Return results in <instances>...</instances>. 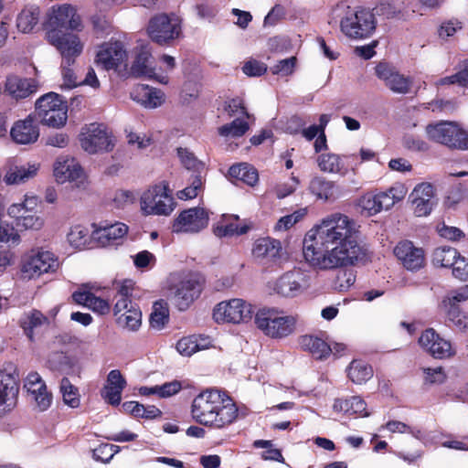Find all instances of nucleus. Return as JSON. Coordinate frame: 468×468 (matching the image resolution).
<instances>
[{"instance_id":"obj_23","label":"nucleus","mask_w":468,"mask_h":468,"mask_svg":"<svg viewBox=\"0 0 468 468\" xmlns=\"http://www.w3.org/2000/svg\"><path fill=\"white\" fill-rule=\"evenodd\" d=\"M414 214L417 217H426L436 206L435 190L430 183L417 185L410 195Z\"/></svg>"},{"instance_id":"obj_14","label":"nucleus","mask_w":468,"mask_h":468,"mask_svg":"<svg viewBox=\"0 0 468 468\" xmlns=\"http://www.w3.org/2000/svg\"><path fill=\"white\" fill-rule=\"evenodd\" d=\"M53 176L58 184L71 183L78 188H85L87 176L76 158L69 155L58 156L53 165Z\"/></svg>"},{"instance_id":"obj_52","label":"nucleus","mask_w":468,"mask_h":468,"mask_svg":"<svg viewBox=\"0 0 468 468\" xmlns=\"http://www.w3.org/2000/svg\"><path fill=\"white\" fill-rule=\"evenodd\" d=\"M203 190V179L200 176H195L190 185L176 193V197L181 200H189L197 197Z\"/></svg>"},{"instance_id":"obj_18","label":"nucleus","mask_w":468,"mask_h":468,"mask_svg":"<svg viewBox=\"0 0 468 468\" xmlns=\"http://www.w3.org/2000/svg\"><path fill=\"white\" fill-rule=\"evenodd\" d=\"M209 212L200 207L182 211L173 225L174 232L197 233L208 225Z\"/></svg>"},{"instance_id":"obj_38","label":"nucleus","mask_w":468,"mask_h":468,"mask_svg":"<svg viewBox=\"0 0 468 468\" xmlns=\"http://www.w3.org/2000/svg\"><path fill=\"white\" fill-rule=\"evenodd\" d=\"M408 192L405 185L401 183H395L388 190L377 193L378 203L385 210L390 209L396 203L404 199Z\"/></svg>"},{"instance_id":"obj_49","label":"nucleus","mask_w":468,"mask_h":468,"mask_svg":"<svg viewBox=\"0 0 468 468\" xmlns=\"http://www.w3.org/2000/svg\"><path fill=\"white\" fill-rule=\"evenodd\" d=\"M75 63L61 62V78L60 89L64 90H72L80 85V82L75 73L73 65Z\"/></svg>"},{"instance_id":"obj_55","label":"nucleus","mask_w":468,"mask_h":468,"mask_svg":"<svg viewBox=\"0 0 468 468\" xmlns=\"http://www.w3.org/2000/svg\"><path fill=\"white\" fill-rule=\"evenodd\" d=\"M119 451L120 447L117 445L102 443L93 450V458L102 463H108Z\"/></svg>"},{"instance_id":"obj_7","label":"nucleus","mask_w":468,"mask_h":468,"mask_svg":"<svg viewBox=\"0 0 468 468\" xmlns=\"http://www.w3.org/2000/svg\"><path fill=\"white\" fill-rule=\"evenodd\" d=\"M36 114L44 125L60 128L68 120V105L60 95L48 92L37 100Z\"/></svg>"},{"instance_id":"obj_45","label":"nucleus","mask_w":468,"mask_h":468,"mask_svg":"<svg viewBox=\"0 0 468 468\" xmlns=\"http://www.w3.org/2000/svg\"><path fill=\"white\" fill-rule=\"evenodd\" d=\"M459 256L456 249L452 247L436 248L431 255V262L436 267L450 268L454 262V259Z\"/></svg>"},{"instance_id":"obj_57","label":"nucleus","mask_w":468,"mask_h":468,"mask_svg":"<svg viewBox=\"0 0 468 468\" xmlns=\"http://www.w3.org/2000/svg\"><path fill=\"white\" fill-rule=\"evenodd\" d=\"M468 300V284L463 285L455 290H452L442 300L441 304H451L459 306L460 303Z\"/></svg>"},{"instance_id":"obj_47","label":"nucleus","mask_w":468,"mask_h":468,"mask_svg":"<svg viewBox=\"0 0 468 468\" xmlns=\"http://www.w3.org/2000/svg\"><path fill=\"white\" fill-rule=\"evenodd\" d=\"M249 130V123L239 117L234 119L230 123H227L218 128L219 135L223 137H241Z\"/></svg>"},{"instance_id":"obj_6","label":"nucleus","mask_w":468,"mask_h":468,"mask_svg":"<svg viewBox=\"0 0 468 468\" xmlns=\"http://www.w3.org/2000/svg\"><path fill=\"white\" fill-rule=\"evenodd\" d=\"M376 26L375 13L363 7L349 9L340 21L342 33L352 39H364L370 37Z\"/></svg>"},{"instance_id":"obj_42","label":"nucleus","mask_w":468,"mask_h":468,"mask_svg":"<svg viewBox=\"0 0 468 468\" xmlns=\"http://www.w3.org/2000/svg\"><path fill=\"white\" fill-rule=\"evenodd\" d=\"M347 376L353 383L361 385L373 377V369L365 361L353 360L347 368Z\"/></svg>"},{"instance_id":"obj_11","label":"nucleus","mask_w":468,"mask_h":468,"mask_svg":"<svg viewBox=\"0 0 468 468\" xmlns=\"http://www.w3.org/2000/svg\"><path fill=\"white\" fill-rule=\"evenodd\" d=\"M266 286L270 294L292 299L301 295L309 287V283L303 271L293 269L284 272L275 281L269 282Z\"/></svg>"},{"instance_id":"obj_51","label":"nucleus","mask_w":468,"mask_h":468,"mask_svg":"<svg viewBox=\"0 0 468 468\" xmlns=\"http://www.w3.org/2000/svg\"><path fill=\"white\" fill-rule=\"evenodd\" d=\"M442 308L447 314L448 319L460 330L468 327V316L460 310L459 306L451 304H442Z\"/></svg>"},{"instance_id":"obj_54","label":"nucleus","mask_w":468,"mask_h":468,"mask_svg":"<svg viewBox=\"0 0 468 468\" xmlns=\"http://www.w3.org/2000/svg\"><path fill=\"white\" fill-rule=\"evenodd\" d=\"M178 156L180 158V161L182 165L187 169V170H194L197 172H199L200 169L204 167V165L202 162H200L195 154L190 152L186 148H179L178 149Z\"/></svg>"},{"instance_id":"obj_56","label":"nucleus","mask_w":468,"mask_h":468,"mask_svg":"<svg viewBox=\"0 0 468 468\" xmlns=\"http://www.w3.org/2000/svg\"><path fill=\"white\" fill-rule=\"evenodd\" d=\"M137 200V194L128 189H119L114 193L112 201L116 207L123 208Z\"/></svg>"},{"instance_id":"obj_15","label":"nucleus","mask_w":468,"mask_h":468,"mask_svg":"<svg viewBox=\"0 0 468 468\" xmlns=\"http://www.w3.org/2000/svg\"><path fill=\"white\" fill-rule=\"evenodd\" d=\"M147 32L154 42L161 46L170 45L179 37L181 26L176 16L161 14L151 18Z\"/></svg>"},{"instance_id":"obj_64","label":"nucleus","mask_w":468,"mask_h":468,"mask_svg":"<svg viewBox=\"0 0 468 468\" xmlns=\"http://www.w3.org/2000/svg\"><path fill=\"white\" fill-rule=\"evenodd\" d=\"M356 281V276L350 271H341L336 276L335 288L340 292L347 291Z\"/></svg>"},{"instance_id":"obj_26","label":"nucleus","mask_w":468,"mask_h":468,"mask_svg":"<svg viewBox=\"0 0 468 468\" xmlns=\"http://www.w3.org/2000/svg\"><path fill=\"white\" fill-rule=\"evenodd\" d=\"M10 136L18 144L37 142L39 137V129L35 119L28 115L23 120L16 121L10 129Z\"/></svg>"},{"instance_id":"obj_34","label":"nucleus","mask_w":468,"mask_h":468,"mask_svg":"<svg viewBox=\"0 0 468 468\" xmlns=\"http://www.w3.org/2000/svg\"><path fill=\"white\" fill-rule=\"evenodd\" d=\"M281 251V242L271 238L258 239L252 248V255L259 260H275L280 257Z\"/></svg>"},{"instance_id":"obj_62","label":"nucleus","mask_w":468,"mask_h":468,"mask_svg":"<svg viewBox=\"0 0 468 468\" xmlns=\"http://www.w3.org/2000/svg\"><path fill=\"white\" fill-rule=\"evenodd\" d=\"M295 65L296 58L291 57L280 60L276 65L271 68V71L275 75L289 76L294 71Z\"/></svg>"},{"instance_id":"obj_33","label":"nucleus","mask_w":468,"mask_h":468,"mask_svg":"<svg viewBox=\"0 0 468 468\" xmlns=\"http://www.w3.org/2000/svg\"><path fill=\"white\" fill-rule=\"evenodd\" d=\"M17 392L14 378L0 372V416L15 405Z\"/></svg>"},{"instance_id":"obj_36","label":"nucleus","mask_w":468,"mask_h":468,"mask_svg":"<svg viewBox=\"0 0 468 468\" xmlns=\"http://www.w3.org/2000/svg\"><path fill=\"white\" fill-rule=\"evenodd\" d=\"M238 218L237 216H223L222 220L218 222L213 228L214 234L218 238H224L247 233L250 229V226L238 224Z\"/></svg>"},{"instance_id":"obj_1","label":"nucleus","mask_w":468,"mask_h":468,"mask_svg":"<svg viewBox=\"0 0 468 468\" xmlns=\"http://www.w3.org/2000/svg\"><path fill=\"white\" fill-rule=\"evenodd\" d=\"M357 231L356 223L346 215H328L307 233L305 261L322 271L354 265L364 255L356 240Z\"/></svg>"},{"instance_id":"obj_32","label":"nucleus","mask_w":468,"mask_h":468,"mask_svg":"<svg viewBox=\"0 0 468 468\" xmlns=\"http://www.w3.org/2000/svg\"><path fill=\"white\" fill-rule=\"evenodd\" d=\"M346 158H348L347 155L342 156L334 153H323L317 157V165L324 173L346 176L349 172L345 163Z\"/></svg>"},{"instance_id":"obj_60","label":"nucleus","mask_w":468,"mask_h":468,"mask_svg":"<svg viewBox=\"0 0 468 468\" xmlns=\"http://www.w3.org/2000/svg\"><path fill=\"white\" fill-rule=\"evenodd\" d=\"M197 344L196 342V335H190L181 338L176 343V350L178 353L185 356H190L197 352Z\"/></svg>"},{"instance_id":"obj_50","label":"nucleus","mask_w":468,"mask_h":468,"mask_svg":"<svg viewBox=\"0 0 468 468\" xmlns=\"http://www.w3.org/2000/svg\"><path fill=\"white\" fill-rule=\"evenodd\" d=\"M168 309L162 303H154L153 312L150 315L151 327L161 330L168 321Z\"/></svg>"},{"instance_id":"obj_9","label":"nucleus","mask_w":468,"mask_h":468,"mask_svg":"<svg viewBox=\"0 0 468 468\" xmlns=\"http://www.w3.org/2000/svg\"><path fill=\"white\" fill-rule=\"evenodd\" d=\"M59 267L58 257L49 250H32L21 262V277L23 280H35L46 273H53Z\"/></svg>"},{"instance_id":"obj_21","label":"nucleus","mask_w":468,"mask_h":468,"mask_svg":"<svg viewBox=\"0 0 468 468\" xmlns=\"http://www.w3.org/2000/svg\"><path fill=\"white\" fill-rule=\"evenodd\" d=\"M133 61L131 66V73L136 77H147L154 79L162 84L168 82V78L155 74L151 65L152 50L147 44H139L133 48Z\"/></svg>"},{"instance_id":"obj_37","label":"nucleus","mask_w":468,"mask_h":468,"mask_svg":"<svg viewBox=\"0 0 468 468\" xmlns=\"http://www.w3.org/2000/svg\"><path fill=\"white\" fill-rule=\"evenodd\" d=\"M72 297L77 303L85 305L100 314H107L110 311V304L107 301L90 292L78 291L73 293Z\"/></svg>"},{"instance_id":"obj_59","label":"nucleus","mask_w":468,"mask_h":468,"mask_svg":"<svg viewBox=\"0 0 468 468\" xmlns=\"http://www.w3.org/2000/svg\"><path fill=\"white\" fill-rule=\"evenodd\" d=\"M450 268L452 270L454 278L463 282L468 281V259L459 253V256L454 259V262Z\"/></svg>"},{"instance_id":"obj_29","label":"nucleus","mask_w":468,"mask_h":468,"mask_svg":"<svg viewBox=\"0 0 468 468\" xmlns=\"http://www.w3.org/2000/svg\"><path fill=\"white\" fill-rule=\"evenodd\" d=\"M39 170L38 164H27L24 165H9L5 167L3 181L6 186H17L34 178Z\"/></svg>"},{"instance_id":"obj_3","label":"nucleus","mask_w":468,"mask_h":468,"mask_svg":"<svg viewBox=\"0 0 468 468\" xmlns=\"http://www.w3.org/2000/svg\"><path fill=\"white\" fill-rule=\"evenodd\" d=\"M298 318L278 307H263L255 314V324L264 335L282 340L292 335L297 328Z\"/></svg>"},{"instance_id":"obj_10","label":"nucleus","mask_w":468,"mask_h":468,"mask_svg":"<svg viewBox=\"0 0 468 468\" xmlns=\"http://www.w3.org/2000/svg\"><path fill=\"white\" fill-rule=\"evenodd\" d=\"M171 279L173 283L170 291L173 300L179 310H186L199 296L202 291L201 280L193 273L175 274Z\"/></svg>"},{"instance_id":"obj_13","label":"nucleus","mask_w":468,"mask_h":468,"mask_svg":"<svg viewBox=\"0 0 468 468\" xmlns=\"http://www.w3.org/2000/svg\"><path fill=\"white\" fill-rule=\"evenodd\" d=\"M79 140L81 148L90 154L109 152L114 145L112 137L106 127L96 122L82 127Z\"/></svg>"},{"instance_id":"obj_48","label":"nucleus","mask_w":468,"mask_h":468,"mask_svg":"<svg viewBox=\"0 0 468 468\" xmlns=\"http://www.w3.org/2000/svg\"><path fill=\"white\" fill-rule=\"evenodd\" d=\"M67 239L70 246L76 249H82L90 240V230L84 226H74L68 233Z\"/></svg>"},{"instance_id":"obj_27","label":"nucleus","mask_w":468,"mask_h":468,"mask_svg":"<svg viewBox=\"0 0 468 468\" xmlns=\"http://www.w3.org/2000/svg\"><path fill=\"white\" fill-rule=\"evenodd\" d=\"M126 385L127 382L121 371L112 369L107 376L106 383L101 390V397L109 404L117 406L121 403L122 393Z\"/></svg>"},{"instance_id":"obj_53","label":"nucleus","mask_w":468,"mask_h":468,"mask_svg":"<svg viewBox=\"0 0 468 468\" xmlns=\"http://www.w3.org/2000/svg\"><path fill=\"white\" fill-rule=\"evenodd\" d=\"M15 224L20 230H39L44 226V218L35 211Z\"/></svg>"},{"instance_id":"obj_43","label":"nucleus","mask_w":468,"mask_h":468,"mask_svg":"<svg viewBox=\"0 0 468 468\" xmlns=\"http://www.w3.org/2000/svg\"><path fill=\"white\" fill-rule=\"evenodd\" d=\"M47 321V318L39 311L34 310L25 314L20 324L27 336L30 341H33L38 329L46 324Z\"/></svg>"},{"instance_id":"obj_40","label":"nucleus","mask_w":468,"mask_h":468,"mask_svg":"<svg viewBox=\"0 0 468 468\" xmlns=\"http://www.w3.org/2000/svg\"><path fill=\"white\" fill-rule=\"evenodd\" d=\"M229 176L233 180L243 182L251 186H255L259 180L257 170L246 163L230 166Z\"/></svg>"},{"instance_id":"obj_16","label":"nucleus","mask_w":468,"mask_h":468,"mask_svg":"<svg viewBox=\"0 0 468 468\" xmlns=\"http://www.w3.org/2000/svg\"><path fill=\"white\" fill-rule=\"evenodd\" d=\"M47 39L50 45L56 48L66 63H75L84 49V42L72 32L48 33Z\"/></svg>"},{"instance_id":"obj_31","label":"nucleus","mask_w":468,"mask_h":468,"mask_svg":"<svg viewBox=\"0 0 468 468\" xmlns=\"http://www.w3.org/2000/svg\"><path fill=\"white\" fill-rule=\"evenodd\" d=\"M37 90V83L34 79L20 78L18 76H10L5 82V91L13 99H26Z\"/></svg>"},{"instance_id":"obj_17","label":"nucleus","mask_w":468,"mask_h":468,"mask_svg":"<svg viewBox=\"0 0 468 468\" xmlns=\"http://www.w3.org/2000/svg\"><path fill=\"white\" fill-rule=\"evenodd\" d=\"M251 305L244 300L235 298L224 301L216 305L213 318L217 323L239 324L251 317Z\"/></svg>"},{"instance_id":"obj_24","label":"nucleus","mask_w":468,"mask_h":468,"mask_svg":"<svg viewBox=\"0 0 468 468\" xmlns=\"http://www.w3.org/2000/svg\"><path fill=\"white\" fill-rule=\"evenodd\" d=\"M376 75L394 93L407 94L410 90L412 80L385 63H379L376 67Z\"/></svg>"},{"instance_id":"obj_61","label":"nucleus","mask_w":468,"mask_h":468,"mask_svg":"<svg viewBox=\"0 0 468 468\" xmlns=\"http://www.w3.org/2000/svg\"><path fill=\"white\" fill-rule=\"evenodd\" d=\"M225 111L229 117L241 115L247 119L250 118V113L246 111L242 99L234 98L226 102Z\"/></svg>"},{"instance_id":"obj_12","label":"nucleus","mask_w":468,"mask_h":468,"mask_svg":"<svg viewBox=\"0 0 468 468\" xmlns=\"http://www.w3.org/2000/svg\"><path fill=\"white\" fill-rule=\"evenodd\" d=\"M127 60L128 52L122 41L111 39L97 47L94 63L101 69L118 71L127 66Z\"/></svg>"},{"instance_id":"obj_19","label":"nucleus","mask_w":468,"mask_h":468,"mask_svg":"<svg viewBox=\"0 0 468 468\" xmlns=\"http://www.w3.org/2000/svg\"><path fill=\"white\" fill-rule=\"evenodd\" d=\"M421 348L436 359H447L456 354L451 341L441 337L433 328L426 329L419 338Z\"/></svg>"},{"instance_id":"obj_8","label":"nucleus","mask_w":468,"mask_h":468,"mask_svg":"<svg viewBox=\"0 0 468 468\" xmlns=\"http://www.w3.org/2000/svg\"><path fill=\"white\" fill-rule=\"evenodd\" d=\"M44 26L47 36L53 31L56 33L64 32L63 29L65 28L80 32L84 27L77 9L69 4L52 5L47 12Z\"/></svg>"},{"instance_id":"obj_39","label":"nucleus","mask_w":468,"mask_h":468,"mask_svg":"<svg viewBox=\"0 0 468 468\" xmlns=\"http://www.w3.org/2000/svg\"><path fill=\"white\" fill-rule=\"evenodd\" d=\"M40 11L37 5L24 7L16 17V27L22 33H30L39 21Z\"/></svg>"},{"instance_id":"obj_2","label":"nucleus","mask_w":468,"mask_h":468,"mask_svg":"<svg viewBox=\"0 0 468 468\" xmlns=\"http://www.w3.org/2000/svg\"><path fill=\"white\" fill-rule=\"evenodd\" d=\"M239 410L233 399L225 392L207 389L199 393L192 401L191 417L200 425L223 430L238 418Z\"/></svg>"},{"instance_id":"obj_4","label":"nucleus","mask_w":468,"mask_h":468,"mask_svg":"<svg viewBox=\"0 0 468 468\" xmlns=\"http://www.w3.org/2000/svg\"><path fill=\"white\" fill-rule=\"evenodd\" d=\"M140 209L144 216H169L176 207L175 199L165 181L146 188L140 196Z\"/></svg>"},{"instance_id":"obj_44","label":"nucleus","mask_w":468,"mask_h":468,"mask_svg":"<svg viewBox=\"0 0 468 468\" xmlns=\"http://www.w3.org/2000/svg\"><path fill=\"white\" fill-rule=\"evenodd\" d=\"M37 206V198L33 196L29 197L26 195L22 202L9 206L7 214L15 220V223H16L22 217L29 216L31 213L35 212Z\"/></svg>"},{"instance_id":"obj_58","label":"nucleus","mask_w":468,"mask_h":468,"mask_svg":"<svg viewBox=\"0 0 468 468\" xmlns=\"http://www.w3.org/2000/svg\"><path fill=\"white\" fill-rule=\"evenodd\" d=\"M463 28V23L456 19L452 18L443 21L438 28V35L441 39H447L452 37L455 33Z\"/></svg>"},{"instance_id":"obj_5","label":"nucleus","mask_w":468,"mask_h":468,"mask_svg":"<svg viewBox=\"0 0 468 468\" xmlns=\"http://www.w3.org/2000/svg\"><path fill=\"white\" fill-rule=\"evenodd\" d=\"M426 134L429 140L452 150L468 151V130L456 122H440L428 124Z\"/></svg>"},{"instance_id":"obj_41","label":"nucleus","mask_w":468,"mask_h":468,"mask_svg":"<svg viewBox=\"0 0 468 468\" xmlns=\"http://www.w3.org/2000/svg\"><path fill=\"white\" fill-rule=\"evenodd\" d=\"M310 192L318 199L326 201L335 198L336 186L333 181L326 180L323 177H314L309 185Z\"/></svg>"},{"instance_id":"obj_20","label":"nucleus","mask_w":468,"mask_h":468,"mask_svg":"<svg viewBox=\"0 0 468 468\" xmlns=\"http://www.w3.org/2000/svg\"><path fill=\"white\" fill-rule=\"evenodd\" d=\"M393 252L399 263L409 271H418L426 264L424 250L415 246L412 241H399Z\"/></svg>"},{"instance_id":"obj_30","label":"nucleus","mask_w":468,"mask_h":468,"mask_svg":"<svg viewBox=\"0 0 468 468\" xmlns=\"http://www.w3.org/2000/svg\"><path fill=\"white\" fill-rule=\"evenodd\" d=\"M93 237L101 246H108L122 239L128 232V226L122 222L93 225Z\"/></svg>"},{"instance_id":"obj_46","label":"nucleus","mask_w":468,"mask_h":468,"mask_svg":"<svg viewBox=\"0 0 468 468\" xmlns=\"http://www.w3.org/2000/svg\"><path fill=\"white\" fill-rule=\"evenodd\" d=\"M60 393L66 405L72 409L79 408L80 405V396L78 388L69 381L68 378H63L59 385Z\"/></svg>"},{"instance_id":"obj_63","label":"nucleus","mask_w":468,"mask_h":468,"mask_svg":"<svg viewBox=\"0 0 468 468\" xmlns=\"http://www.w3.org/2000/svg\"><path fill=\"white\" fill-rule=\"evenodd\" d=\"M134 282L132 280H124L115 284L117 300H124L128 304L133 303L130 299L133 291Z\"/></svg>"},{"instance_id":"obj_25","label":"nucleus","mask_w":468,"mask_h":468,"mask_svg":"<svg viewBox=\"0 0 468 468\" xmlns=\"http://www.w3.org/2000/svg\"><path fill=\"white\" fill-rule=\"evenodd\" d=\"M117 324L128 331H137L142 324V313L135 303L128 304L124 300H117L113 308Z\"/></svg>"},{"instance_id":"obj_35","label":"nucleus","mask_w":468,"mask_h":468,"mask_svg":"<svg viewBox=\"0 0 468 468\" xmlns=\"http://www.w3.org/2000/svg\"><path fill=\"white\" fill-rule=\"evenodd\" d=\"M301 347L310 352L316 359L327 358L333 351L330 344L318 336L305 335L300 338Z\"/></svg>"},{"instance_id":"obj_28","label":"nucleus","mask_w":468,"mask_h":468,"mask_svg":"<svg viewBox=\"0 0 468 468\" xmlns=\"http://www.w3.org/2000/svg\"><path fill=\"white\" fill-rule=\"evenodd\" d=\"M131 98L146 109L160 107L165 99L161 90L144 84L136 85L131 91Z\"/></svg>"},{"instance_id":"obj_22","label":"nucleus","mask_w":468,"mask_h":468,"mask_svg":"<svg viewBox=\"0 0 468 468\" xmlns=\"http://www.w3.org/2000/svg\"><path fill=\"white\" fill-rule=\"evenodd\" d=\"M24 388L38 411H46L50 407L52 394L48 390L45 381L38 373L30 372L24 381Z\"/></svg>"}]
</instances>
